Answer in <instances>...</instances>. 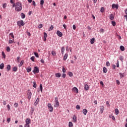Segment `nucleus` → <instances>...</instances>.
I'll return each mask as SVG.
<instances>
[{
	"label": "nucleus",
	"instance_id": "obj_1",
	"mask_svg": "<svg viewBox=\"0 0 127 127\" xmlns=\"http://www.w3.org/2000/svg\"><path fill=\"white\" fill-rule=\"evenodd\" d=\"M22 9V5L21 4V3L20 2H17L15 5V11H21Z\"/></svg>",
	"mask_w": 127,
	"mask_h": 127
},
{
	"label": "nucleus",
	"instance_id": "obj_2",
	"mask_svg": "<svg viewBox=\"0 0 127 127\" xmlns=\"http://www.w3.org/2000/svg\"><path fill=\"white\" fill-rule=\"evenodd\" d=\"M55 104L54 105V107L55 108H58V107H59V101H58V97H56L55 98Z\"/></svg>",
	"mask_w": 127,
	"mask_h": 127
},
{
	"label": "nucleus",
	"instance_id": "obj_3",
	"mask_svg": "<svg viewBox=\"0 0 127 127\" xmlns=\"http://www.w3.org/2000/svg\"><path fill=\"white\" fill-rule=\"evenodd\" d=\"M24 24H25V23H24V22H23V20H21L20 21H17V25L20 27V26H23Z\"/></svg>",
	"mask_w": 127,
	"mask_h": 127
},
{
	"label": "nucleus",
	"instance_id": "obj_4",
	"mask_svg": "<svg viewBox=\"0 0 127 127\" xmlns=\"http://www.w3.org/2000/svg\"><path fill=\"white\" fill-rule=\"evenodd\" d=\"M48 108H49V112H50L51 113H52V112H53V107H52V105L51 103H48Z\"/></svg>",
	"mask_w": 127,
	"mask_h": 127
},
{
	"label": "nucleus",
	"instance_id": "obj_5",
	"mask_svg": "<svg viewBox=\"0 0 127 127\" xmlns=\"http://www.w3.org/2000/svg\"><path fill=\"white\" fill-rule=\"evenodd\" d=\"M33 73L34 74H36V73H39V68H38V67L37 66H35L34 70L32 71Z\"/></svg>",
	"mask_w": 127,
	"mask_h": 127
},
{
	"label": "nucleus",
	"instance_id": "obj_6",
	"mask_svg": "<svg viewBox=\"0 0 127 127\" xmlns=\"http://www.w3.org/2000/svg\"><path fill=\"white\" fill-rule=\"evenodd\" d=\"M112 8H116V9H118L119 8V4H115L113 3L112 5Z\"/></svg>",
	"mask_w": 127,
	"mask_h": 127
},
{
	"label": "nucleus",
	"instance_id": "obj_7",
	"mask_svg": "<svg viewBox=\"0 0 127 127\" xmlns=\"http://www.w3.org/2000/svg\"><path fill=\"white\" fill-rule=\"evenodd\" d=\"M57 34L58 36H59V37H62L63 36V34L59 30L57 31Z\"/></svg>",
	"mask_w": 127,
	"mask_h": 127
},
{
	"label": "nucleus",
	"instance_id": "obj_8",
	"mask_svg": "<svg viewBox=\"0 0 127 127\" xmlns=\"http://www.w3.org/2000/svg\"><path fill=\"white\" fill-rule=\"evenodd\" d=\"M39 100H40V98L38 97L34 103V106H37V105H38V103H39Z\"/></svg>",
	"mask_w": 127,
	"mask_h": 127
},
{
	"label": "nucleus",
	"instance_id": "obj_9",
	"mask_svg": "<svg viewBox=\"0 0 127 127\" xmlns=\"http://www.w3.org/2000/svg\"><path fill=\"white\" fill-rule=\"evenodd\" d=\"M119 75L120 76V79H122V78H124V77L126 76V72H124L123 73H122L121 72H120Z\"/></svg>",
	"mask_w": 127,
	"mask_h": 127
},
{
	"label": "nucleus",
	"instance_id": "obj_10",
	"mask_svg": "<svg viewBox=\"0 0 127 127\" xmlns=\"http://www.w3.org/2000/svg\"><path fill=\"white\" fill-rule=\"evenodd\" d=\"M32 95V93H31V92H28L27 96H28V100H30V99H31Z\"/></svg>",
	"mask_w": 127,
	"mask_h": 127
},
{
	"label": "nucleus",
	"instance_id": "obj_11",
	"mask_svg": "<svg viewBox=\"0 0 127 127\" xmlns=\"http://www.w3.org/2000/svg\"><path fill=\"white\" fill-rule=\"evenodd\" d=\"M84 90L85 91H89V85L88 84H84Z\"/></svg>",
	"mask_w": 127,
	"mask_h": 127
},
{
	"label": "nucleus",
	"instance_id": "obj_12",
	"mask_svg": "<svg viewBox=\"0 0 127 127\" xmlns=\"http://www.w3.org/2000/svg\"><path fill=\"white\" fill-rule=\"evenodd\" d=\"M67 58H68V54L66 53L64 54V61H66V60H67Z\"/></svg>",
	"mask_w": 127,
	"mask_h": 127
},
{
	"label": "nucleus",
	"instance_id": "obj_13",
	"mask_svg": "<svg viewBox=\"0 0 127 127\" xmlns=\"http://www.w3.org/2000/svg\"><path fill=\"white\" fill-rule=\"evenodd\" d=\"M30 122H31V120H30V119L29 118H27L25 120V123L28 124V125H29V124H30Z\"/></svg>",
	"mask_w": 127,
	"mask_h": 127
},
{
	"label": "nucleus",
	"instance_id": "obj_14",
	"mask_svg": "<svg viewBox=\"0 0 127 127\" xmlns=\"http://www.w3.org/2000/svg\"><path fill=\"white\" fill-rule=\"evenodd\" d=\"M82 113L84 115V116H86V115H87V113H88V110H87V109H84L82 110Z\"/></svg>",
	"mask_w": 127,
	"mask_h": 127
},
{
	"label": "nucleus",
	"instance_id": "obj_15",
	"mask_svg": "<svg viewBox=\"0 0 127 127\" xmlns=\"http://www.w3.org/2000/svg\"><path fill=\"white\" fill-rule=\"evenodd\" d=\"M72 120L73 121V123H76L77 122V117H76V115H73Z\"/></svg>",
	"mask_w": 127,
	"mask_h": 127
},
{
	"label": "nucleus",
	"instance_id": "obj_16",
	"mask_svg": "<svg viewBox=\"0 0 127 127\" xmlns=\"http://www.w3.org/2000/svg\"><path fill=\"white\" fill-rule=\"evenodd\" d=\"M10 69H11V66H10V65L8 64L6 67V70L7 71V72H8V71H10Z\"/></svg>",
	"mask_w": 127,
	"mask_h": 127
},
{
	"label": "nucleus",
	"instance_id": "obj_17",
	"mask_svg": "<svg viewBox=\"0 0 127 127\" xmlns=\"http://www.w3.org/2000/svg\"><path fill=\"white\" fill-rule=\"evenodd\" d=\"M64 51H65V47H62L61 48V53H62V55H63V54H64Z\"/></svg>",
	"mask_w": 127,
	"mask_h": 127
},
{
	"label": "nucleus",
	"instance_id": "obj_18",
	"mask_svg": "<svg viewBox=\"0 0 127 127\" xmlns=\"http://www.w3.org/2000/svg\"><path fill=\"white\" fill-rule=\"evenodd\" d=\"M55 76L56 77H57V78H60L61 77V73L58 72L55 74Z\"/></svg>",
	"mask_w": 127,
	"mask_h": 127
},
{
	"label": "nucleus",
	"instance_id": "obj_19",
	"mask_svg": "<svg viewBox=\"0 0 127 127\" xmlns=\"http://www.w3.org/2000/svg\"><path fill=\"white\" fill-rule=\"evenodd\" d=\"M100 113L101 114L104 113V106H100Z\"/></svg>",
	"mask_w": 127,
	"mask_h": 127
},
{
	"label": "nucleus",
	"instance_id": "obj_20",
	"mask_svg": "<svg viewBox=\"0 0 127 127\" xmlns=\"http://www.w3.org/2000/svg\"><path fill=\"white\" fill-rule=\"evenodd\" d=\"M26 70L28 73H29V72L31 71V67L29 66L26 68Z\"/></svg>",
	"mask_w": 127,
	"mask_h": 127
},
{
	"label": "nucleus",
	"instance_id": "obj_21",
	"mask_svg": "<svg viewBox=\"0 0 127 127\" xmlns=\"http://www.w3.org/2000/svg\"><path fill=\"white\" fill-rule=\"evenodd\" d=\"M4 68V64L3 63H2L0 64V69L1 70H2Z\"/></svg>",
	"mask_w": 127,
	"mask_h": 127
},
{
	"label": "nucleus",
	"instance_id": "obj_22",
	"mask_svg": "<svg viewBox=\"0 0 127 127\" xmlns=\"http://www.w3.org/2000/svg\"><path fill=\"white\" fill-rule=\"evenodd\" d=\"M23 63H24V61L22 60L20 62V64L18 65L19 67H21L22 65H23Z\"/></svg>",
	"mask_w": 127,
	"mask_h": 127
},
{
	"label": "nucleus",
	"instance_id": "obj_23",
	"mask_svg": "<svg viewBox=\"0 0 127 127\" xmlns=\"http://www.w3.org/2000/svg\"><path fill=\"white\" fill-rule=\"evenodd\" d=\"M90 43H91V44H93V43H95V38H92L91 39Z\"/></svg>",
	"mask_w": 127,
	"mask_h": 127
},
{
	"label": "nucleus",
	"instance_id": "obj_24",
	"mask_svg": "<svg viewBox=\"0 0 127 127\" xmlns=\"http://www.w3.org/2000/svg\"><path fill=\"white\" fill-rule=\"evenodd\" d=\"M40 4H41V6L42 7L43 6V4H44V0H40Z\"/></svg>",
	"mask_w": 127,
	"mask_h": 127
},
{
	"label": "nucleus",
	"instance_id": "obj_25",
	"mask_svg": "<svg viewBox=\"0 0 127 127\" xmlns=\"http://www.w3.org/2000/svg\"><path fill=\"white\" fill-rule=\"evenodd\" d=\"M108 71V69H107L106 67H103V72L104 73H107V72Z\"/></svg>",
	"mask_w": 127,
	"mask_h": 127
},
{
	"label": "nucleus",
	"instance_id": "obj_26",
	"mask_svg": "<svg viewBox=\"0 0 127 127\" xmlns=\"http://www.w3.org/2000/svg\"><path fill=\"white\" fill-rule=\"evenodd\" d=\"M110 19L111 20H114V15L113 14L110 15Z\"/></svg>",
	"mask_w": 127,
	"mask_h": 127
},
{
	"label": "nucleus",
	"instance_id": "obj_27",
	"mask_svg": "<svg viewBox=\"0 0 127 127\" xmlns=\"http://www.w3.org/2000/svg\"><path fill=\"white\" fill-rule=\"evenodd\" d=\"M12 71H13L14 72H16V71H17V67L14 66V67H13Z\"/></svg>",
	"mask_w": 127,
	"mask_h": 127
},
{
	"label": "nucleus",
	"instance_id": "obj_28",
	"mask_svg": "<svg viewBox=\"0 0 127 127\" xmlns=\"http://www.w3.org/2000/svg\"><path fill=\"white\" fill-rule=\"evenodd\" d=\"M21 16L22 19H23V18H25V14H24L23 13H21Z\"/></svg>",
	"mask_w": 127,
	"mask_h": 127
},
{
	"label": "nucleus",
	"instance_id": "obj_29",
	"mask_svg": "<svg viewBox=\"0 0 127 127\" xmlns=\"http://www.w3.org/2000/svg\"><path fill=\"white\" fill-rule=\"evenodd\" d=\"M33 88H36L37 87V84H36V82L35 81H33Z\"/></svg>",
	"mask_w": 127,
	"mask_h": 127
},
{
	"label": "nucleus",
	"instance_id": "obj_30",
	"mask_svg": "<svg viewBox=\"0 0 127 127\" xmlns=\"http://www.w3.org/2000/svg\"><path fill=\"white\" fill-rule=\"evenodd\" d=\"M119 58H120V60H121V61H122V62H124V56H120Z\"/></svg>",
	"mask_w": 127,
	"mask_h": 127
},
{
	"label": "nucleus",
	"instance_id": "obj_31",
	"mask_svg": "<svg viewBox=\"0 0 127 127\" xmlns=\"http://www.w3.org/2000/svg\"><path fill=\"white\" fill-rule=\"evenodd\" d=\"M34 54L37 58H38L39 57V55H38V53H36V52H34Z\"/></svg>",
	"mask_w": 127,
	"mask_h": 127
},
{
	"label": "nucleus",
	"instance_id": "obj_32",
	"mask_svg": "<svg viewBox=\"0 0 127 127\" xmlns=\"http://www.w3.org/2000/svg\"><path fill=\"white\" fill-rule=\"evenodd\" d=\"M120 49L121 51H125V47H124V46H121Z\"/></svg>",
	"mask_w": 127,
	"mask_h": 127
},
{
	"label": "nucleus",
	"instance_id": "obj_33",
	"mask_svg": "<svg viewBox=\"0 0 127 127\" xmlns=\"http://www.w3.org/2000/svg\"><path fill=\"white\" fill-rule=\"evenodd\" d=\"M43 87H42V84H40V89L41 93H42V92H43Z\"/></svg>",
	"mask_w": 127,
	"mask_h": 127
},
{
	"label": "nucleus",
	"instance_id": "obj_34",
	"mask_svg": "<svg viewBox=\"0 0 127 127\" xmlns=\"http://www.w3.org/2000/svg\"><path fill=\"white\" fill-rule=\"evenodd\" d=\"M68 76H69L70 77H72L73 76V73L72 72H68Z\"/></svg>",
	"mask_w": 127,
	"mask_h": 127
},
{
	"label": "nucleus",
	"instance_id": "obj_35",
	"mask_svg": "<svg viewBox=\"0 0 127 127\" xmlns=\"http://www.w3.org/2000/svg\"><path fill=\"white\" fill-rule=\"evenodd\" d=\"M53 28H54V27L53 25H51V27L49 28V31H51V30H53Z\"/></svg>",
	"mask_w": 127,
	"mask_h": 127
},
{
	"label": "nucleus",
	"instance_id": "obj_36",
	"mask_svg": "<svg viewBox=\"0 0 127 127\" xmlns=\"http://www.w3.org/2000/svg\"><path fill=\"white\" fill-rule=\"evenodd\" d=\"M68 127H73V123L71 122H69V123H68Z\"/></svg>",
	"mask_w": 127,
	"mask_h": 127
},
{
	"label": "nucleus",
	"instance_id": "obj_37",
	"mask_svg": "<svg viewBox=\"0 0 127 127\" xmlns=\"http://www.w3.org/2000/svg\"><path fill=\"white\" fill-rule=\"evenodd\" d=\"M116 21H112V25H113V26H116Z\"/></svg>",
	"mask_w": 127,
	"mask_h": 127
},
{
	"label": "nucleus",
	"instance_id": "obj_38",
	"mask_svg": "<svg viewBox=\"0 0 127 127\" xmlns=\"http://www.w3.org/2000/svg\"><path fill=\"white\" fill-rule=\"evenodd\" d=\"M35 110V109L34 108L31 107V112L32 115V114H33V112H34Z\"/></svg>",
	"mask_w": 127,
	"mask_h": 127
},
{
	"label": "nucleus",
	"instance_id": "obj_39",
	"mask_svg": "<svg viewBox=\"0 0 127 127\" xmlns=\"http://www.w3.org/2000/svg\"><path fill=\"white\" fill-rule=\"evenodd\" d=\"M119 109H118V108H116L115 109V114L116 115H118L119 114Z\"/></svg>",
	"mask_w": 127,
	"mask_h": 127
},
{
	"label": "nucleus",
	"instance_id": "obj_40",
	"mask_svg": "<svg viewBox=\"0 0 127 127\" xmlns=\"http://www.w3.org/2000/svg\"><path fill=\"white\" fill-rule=\"evenodd\" d=\"M2 56H3V58L5 59V54L4 53V52H1Z\"/></svg>",
	"mask_w": 127,
	"mask_h": 127
},
{
	"label": "nucleus",
	"instance_id": "obj_41",
	"mask_svg": "<svg viewBox=\"0 0 127 127\" xmlns=\"http://www.w3.org/2000/svg\"><path fill=\"white\" fill-rule=\"evenodd\" d=\"M6 51L7 52H10V48L9 47H6Z\"/></svg>",
	"mask_w": 127,
	"mask_h": 127
},
{
	"label": "nucleus",
	"instance_id": "obj_42",
	"mask_svg": "<svg viewBox=\"0 0 127 127\" xmlns=\"http://www.w3.org/2000/svg\"><path fill=\"white\" fill-rule=\"evenodd\" d=\"M73 90H74V91H76V93H78V88H77V87H73Z\"/></svg>",
	"mask_w": 127,
	"mask_h": 127
},
{
	"label": "nucleus",
	"instance_id": "obj_43",
	"mask_svg": "<svg viewBox=\"0 0 127 127\" xmlns=\"http://www.w3.org/2000/svg\"><path fill=\"white\" fill-rule=\"evenodd\" d=\"M14 108H17L18 107V104L17 103H15L14 104Z\"/></svg>",
	"mask_w": 127,
	"mask_h": 127
},
{
	"label": "nucleus",
	"instance_id": "obj_44",
	"mask_svg": "<svg viewBox=\"0 0 127 127\" xmlns=\"http://www.w3.org/2000/svg\"><path fill=\"white\" fill-rule=\"evenodd\" d=\"M9 35L11 36L12 38H13V39H14V35H13V33H10L9 34Z\"/></svg>",
	"mask_w": 127,
	"mask_h": 127
},
{
	"label": "nucleus",
	"instance_id": "obj_45",
	"mask_svg": "<svg viewBox=\"0 0 127 127\" xmlns=\"http://www.w3.org/2000/svg\"><path fill=\"white\" fill-rule=\"evenodd\" d=\"M52 55H53V56H55L56 55V53L55 51H52Z\"/></svg>",
	"mask_w": 127,
	"mask_h": 127
},
{
	"label": "nucleus",
	"instance_id": "obj_46",
	"mask_svg": "<svg viewBox=\"0 0 127 127\" xmlns=\"http://www.w3.org/2000/svg\"><path fill=\"white\" fill-rule=\"evenodd\" d=\"M19 59H20V57H17V61H16V62L17 63H19V62H20Z\"/></svg>",
	"mask_w": 127,
	"mask_h": 127
},
{
	"label": "nucleus",
	"instance_id": "obj_47",
	"mask_svg": "<svg viewBox=\"0 0 127 127\" xmlns=\"http://www.w3.org/2000/svg\"><path fill=\"white\" fill-rule=\"evenodd\" d=\"M35 58V57H34V56H32V57H31L30 59L32 61H33V62H34V59Z\"/></svg>",
	"mask_w": 127,
	"mask_h": 127
},
{
	"label": "nucleus",
	"instance_id": "obj_48",
	"mask_svg": "<svg viewBox=\"0 0 127 127\" xmlns=\"http://www.w3.org/2000/svg\"><path fill=\"white\" fill-rule=\"evenodd\" d=\"M62 71L64 73H65L66 72V69H65V67H64V66H63V69Z\"/></svg>",
	"mask_w": 127,
	"mask_h": 127
},
{
	"label": "nucleus",
	"instance_id": "obj_49",
	"mask_svg": "<svg viewBox=\"0 0 127 127\" xmlns=\"http://www.w3.org/2000/svg\"><path fill=\"white\" fill-rule=\"evenodd\" d=\"M24 127H30V125H29V124H25L24 125Z\"/></svg>",
	"mask_w": 127,
	"mask_h": 127
},
{
	"label": "nucleus",
	"instance_id": "obj_50",
	"mask_svg": "<svg viewBox=\"0 0 127 127\" xmlns=\"http://www.w3.org/2000/svg\"><path fill=\"white\" fill-rule=\"evenodd\" d=\"M110 65V62H106V66H107V67H109Z\"/></svg>",
	"mask_w": 127,
	"mask_h": 127
},
{
	"label": "nucleus",
	"instance_id": "obj_51",
	"mask_svg": "<svg viewBox=\"0 0 127 127\" xmlns=\"http://www.w3.org/2000/svg\"><path fill=\"white\" fill-rule=\"evenodd\" d=\"M7 108L8 111H10V106H9V105H7Z\"/></svg>",
	"mask_w": 127,
	"mask_h": 127
},
{
	"label": "nucleus",
	"instance_id": "obj_52",
	"mask_svg": "<svg viewBox=\"0 0 127 127\" xmlns=\"http://www.w3.org/2000/svg\"><path fill=\"white\" fill-rule=\"evenodd\" d=\"M116 83L118 85H121V82H120V80H116Z\"/></svg>",
	"mask_w": 127,
	"mask_h": 127
},
{
	"label": "nucleus",
	"instance_id": "obj_53",
	"mask_svg": "<svg viewBox=\"0 0 127 127\" xmlns=\"http://www.w3.org/2000/svg\"><path fill=\"white\" fill-rule=\"evenodd\" d=\"M80 108H81L80 107V106L79 105H76V109H77V110H80Z\"/></svg>",
	"mask_w": 127,
	"mask_h": 127
},
{
	"label": "nucleus",
	"instance_id": "obj_54",
	"mask_svg": "<svg viewBox=\"0 0 127 127\" xmlns=\"http://www.w3.org/2000/svg\"><path fill=\"white\" fill-rule=\"evenodd\" d=\"M116 65H117V67H120V64L119 63V61H117Z\"/></svg>",
	"mask_w": 127,
	"mask_h": 127
},
{
	"label": "nucleus",
	"instance_id": "obj_55",
	"mask_svg": "<svg viewBox=\"0 0 127 127\" xmlns=\"http://www.w3.org/2000/svg\"><path fill=\"white\" fill-rule=\"evenodd\" d=\"M44 38L47 37V33H46L45 32L44 33Z\"/></svg>",
	"mask_w": 127,
	"mask_h": 127
},
{
	"label": "nucleus",
	"instance_id": "obj_56",
	"mask_svg": "<svg viewBox=\"0 0 127 127\" xmlns=\"http://www.w3.org/2000/svg\"><path fill=\"white\" fill-rule=\"evenodd\" d=\"M2 7L3 8H5V7H6V3L3 4Z\"/></svg>",
	"mask_w": 127,
	"mask_h": 127
},
{
	"label": "nucleus",
	"instance_id": "obj_57",
	"mask_svg": "<svg viewBox=\"0 0 127 127\" xmlns=\"http://www.w3.org/2000/svg\"><path fill=\"white\" fill-rule=\"evenodd\" d=\"M104 7H101L100 10L101 12H104Z\"/></svg>",
	"mask_w": 127,
	"mask_h": 127
},
{
	"label": "nucleus",
	"instance_id": "obj_58",
	"mask_svg": "<svg viewBox=\"0 0 127 127\" xmlns=\"http://www.w3.org/2000/svg\"><path fill=\"white\" fill-rule=\"evenodd\" d=\"M43 27V26L42 24H39L38 26L39 28H42Z\"/></svg>",
	"mask_w": 127,
	"mask_h": 127
},
{
	"label": "nucleus",
	"instance_id": "obj_59",
	"mask_svg": "<svg viewBox=\"0 0 127 127\" xmlns=\"http://www.w3.org/2000/svg\"><path fill=\"white\" fill-rule=\"evenodd\" d=\"M106 103L107 107H110V103H109V101H106Z\"/></svg>",
	"mask_w": 127,
	"mask_h": 127
},
{
	"label": "nucleus",
	"instance_id": "obj_60",
	"mask_svg": "<svg viewBox=\"0 0 127 127\" xmlns=\"http://www.w3.org/2000/svg\"><path fill=\"white\" fill-rule=\"evenodd\" d=\"M100 32H101V33H104V29L101 28L100 30Z\"/></svg>",
	"mask_w": 127,
	"mask_h": 127
},
{
	"label": "nucleus",
	"instance_id": "obj_61",
	"mask_svg": "<svg viewBox=\"0 0 127 127\" xmlns=\"http://www.w3.org/2000/svg\"><path fill=\"white\" fill-rule=\"evenodd\" d=\"M63 78H65L66 77V74L65 73H63L62 75Z\"/></svg>",
	"mask_w": 127,
	"mask_h": 127
},
{
	"label": "nucleus",
	"instance_id": "obj_62",
	"mask_svg": "<svg viewBox=\"0 0 127 127\" xmlns=\"http://www.w3.org/2000/svg\"><path fill=\"white\" fill-rule=\"evenodd\" d=\"M13 41L12 40H9V44H12L13 43Z\"/></svg>",
	"mask_w": 127,
	"mask_h": 127
},
{
	"label": "nucleus",
	"instance_id": "obj_63",
	"mask_svg": "<svg viewBox=\"0 0 127 127\" xmlns=\"http://www.w3.org/2000/svg\"><path fill=\"white\" fill-rule=\"evenodd\" d=\"M7 123H10V118H7Z\"/></svg>",
	"mask_w": 127,
	"mask_h": 127
},
{
	"label": "nucleus",
	"instance_id": "obj_64",
	"mask_svg": "<svg viewBox=\"0 0 127 127\" xmlns=\"http://www.w3.org/2000/svg\"><path fill=\"white\" fill-rule=\"evenodd\" d=\"M125 12L126 14L127 15V8H126V9L125 10Z\"/></svg>",
	"mask_w": 127,
	"mask_h": 127
}]
</instances>
